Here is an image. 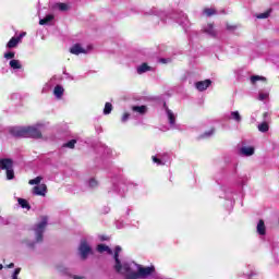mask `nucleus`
<instances>
[{
	"instance_id": "obj_1",
	"label": "nucleus",
	"mask_w": 279,
	"mask_h": 279,
	"mask_svg": "<svg viewBox=\"0 0 279 279\" xmlns=\"http://www.w3.org/2000/svg\"><path fill=\"white\" fill-rule=\"evenodd\" d=\"M119 254H121V246H116L113 258L116 260L114 270L117 274L124 276V279H138V264L134 262L121 263Z\"/></svg>"
},
{
	"instance_id": "obj_2",
	"label": "nucleus",
	"mask_w": 279,
	"mask_h": 279,
	"mask_svg": "<svg viewBox=\"0 0 279 279\" xmlns=\"http://www.w3.org/2000/svg\"><path fill=\"white\" fill-rule=\"evenodd\" d=\"M45 124L38 123L33 126H20L11 130L12 136L17 138H43Z\"/></svg>"
},
{
	"instance_id": "obj_3",
	"label": "nucleus",
	"mask_w": 279,
	"mask_h": 279,
	"mask_svg": "<svg viewBox=\"0 0 279 279\" xmlns=\"http://www.w3.org/2000/svg\"><path fill=\"white\" fill-rule=\"evenodd\" d=\"M49 223V217L41 216L40 221L34 226L33 230L35 232V241L24 239L22 240V244L31 250L36 247V243H43V235L45 234V230L47 225Z\"/></svg>"
},
{
	"instance_id": "obj_4",
	"label": "nucleus",
	"mask_w": 279,
	"mask_h": 279,
	"mask_svg": "<svg viewBox=\"0 0 279 279\" xmlns=\"http://www.w3.org/2000/svg\"><path fill=\"white\" fill-rule=\"evenodd\" d=\"M163 108L166 110V117L168 119L170 130H182V126L175 123V120L178 119V114L173 113V111H171V109L167 107V104L163 105Z\"/></svg>"
},
{
	"instance_id": "obj_5",
	"label": "nucleus",
	"mask_w": 279,
	"mask_h": 279,
	"mask_svg": "<svg viewBox=\"0 0 279 279\" xmlns=\"http://www.w3.org/2000/svg\"><path fill=\"white\" fill-rule=\"evenodd\" d=\"M12 159H1L0 169L7 171V180H14V169Z\"/></svg>"
},
{
	"instance_id": "obj_6",
	"label": "nucleus",
	"mask_w": 279,
	"mask_h": 279,
	"mask_svg": "<svg viewBox=\"0 0 279 279\" xmlns=\"http://www.w3.org/2000/svg\"><path fill=\"white\" fill-rule=\"evenodd\" d=\"M78 254L83 260H86L88 258V255L93 254V248L90 247V244H88L86 239L81 240L78 246Z\"/></svg>"
},
{
	"instance_id": "obj_7",
	"label": "nucleus",
	"mask_w": 279,
	"mask_h": 279,
	"mask_svg": "<svg viewBox=\"0 0 279 279\" xmlns=\"http://www.w3.org/2000/svg\"><path fill=\"white\" fill-rule=\"evenodd\" d=\"M153 162L158 167H165V165H169V162H171V156L168 153L158 154L153 156Z\"/></svg>"
},
{
	"instance_id": "obj_8",
	"label": "nucleus",
	"mask_w": 279,
	"mask_h": 279,
	"mask_svg": "<svg viewBox=\"0 0 279 279\" xmlns=\"http://www.w3.org/2000/svg\"><path fill=\"white\" fill-rule=\"evenodd\" d=\"M154 271H156V267L154 266L143 267L142 265L137 264V279L148 278V276H151Z\"/></svg>"
},
{
	"instance_id": "obj_9",
	"label": "nucleus",
	"mask_w": 279,
	"mask_h": 279,
	"mask_svg": "<svg viewBox=\"0 0 279 279\" xmlns=\"http://www.w3.org/2000/svg\"><path fill=\"white\" fill-rule=\"evenodd\" d=\"M25 36H27V33L23 32L17 37H12L7 44V49H14L19 47V43H21Z\"/></svg>"
},
{
	"instance_id": "obj_10",
	"label": "nucleus",
	"mask_w": 279,
	"mask_h": 279,
	"mask_svg": "<svg viewBox=\"0 0 279 279\" xmlns=\"http://www.w3.org/2000/svg\"><path fill=\"white\" fill-rule=\"evenodd\" d=\"M60 80H62V77L54 75L52 76L43 87L41 93H49V90H51L52 87L56 86V84H58V82H60Z\"/></svg>"
},
{
	"instance_id": "obj_11",
	"label": "nucleus",
	"mask_w": 279,
	"mask_h": 279,
	"mask_svg": "<svg viewBox=\"0 0 279 279\" xmlns=\"http://www.w3.org/2000/svg\"><path fill=\"white\" fill-rule=\"evenodd\" d=\"M33 195H39L40 197H45V195H47V184L41 183L33 187Z\"/></svg>"
},
{
	"instance_id": "obj_12",
	"label": "nucleus",
	"mask_w": 279,
	"mask_h": 279,
	"mask_svg": "<svg viewBox=\"0 0 279 279\" xmlns=\"http://www.w3.org/2000/svg\"><path fill=\"white\" fill-rule=\"evenodd\" d=\"M211 84L213 81L210 80L199 81L195 83V88L199 90V93H203V90H206Z\"/></svg>"
},
{
	"instance_id": "obj_13",
	"label": "nucleus",
	"mask_w": 279,
	"mask_h": 279,
	"mask_svg": "<svg viewBox=\"0 0 279 279\" xmlns=\"http://www.w3.org/2000/svg\"><path fill=\"white\" fill-rule=\"evenodd\" d=\"M204 34L207 36H210V38H215L217 36V31L215 29V25L213 24H207L203 27Z\"/></svg>"
},
{
	"instance_id": "obj_14",
	"label": "nucleus",
	"mask_w": 279,
	"mask_h": 279,
	"mask_svg": "<svg viewBox=\"0 0 279 279\" xmlns=\"http://www.w3.org/2000/svg\"><path fill=\"white\" fill-rule=\"evenodd\" d=\"M254 147L252 146H243L240 149V156H245L246 158H250V156H254Z\"/></svg>"
},
{
	"instance_id": "obj_15",
	"label": "nucleus",
	"mask_w": 279,
	"mask_h": 279,
	"mask_svg": "<svg viewBox=\"0 0 279 279\" xmlns=\"http://www.w3.org/2000/svg\"><path fill=\"white\" fill-rule=\"evenodd\" d=\"M70 53H73V56H80V53H86V49H84L82 45L75 44L70 48Z\"/></svg>"
},
{
	"instance_id": "obj_16",
	"label": "nucleus",
	"mask_w": 279,
	"mask_h": 279,
	"mask_svg": "<svg viewBox=\"0 0 279 279\" xmlns=\"http://www.w3.org/2000/svg\"><path fill=\"white\" fill-rule=\"evenodd\" d=\"M56 99H62L64 97V87L62 85H56L53 89Z\"/></svg>"
},
{
	"instance_id": "obj_17",
	"label": "nucleus",
	"mask_w": 279,
	"mask_h": 279,
	"mask_svg": "<svg viewBox=\"0 0 279 279\" xmlns=\"http://www.w3.org/2000/svg\"><path fill=\"white\" fill-rule=\"evenodd\" d=\"M257 233L260 234L262 236H265L267 232V228L265 227V221L259 220L256 227Z\"/></svg>"
},
{
	"instance_id": "obj_18",
	"label": "nucleus",
	"mask_w": 279,
	"mask_h": 279,
	"mask_svg": "<svg viewBox=\"0 0 279 279\" xmlns=\"http://www.w3.org/2000/svg\"><path fill=\"white\" fill-rule=\"evenodd\" d=\"M132 110H133L134 112H136L137 114H141V116L147 114V106H145V105H142V106H133V107H132Z\"/></svg>"
},
{
	"instance_id": "obj_19",
	"label": "nucleus",
	"mask_w": 279,
	"mask_h": 279,
	"mask_svg": "<svg viewBox=\"0 0 279 279\" xmlns=\"http://www.w3.org/2000/svg\"><path fill=\"white\" fill-rule=\"evenodd\" d=\"M228 119H231V121H234L235 123H241V121H243V118L241 117V113H239V111H231Z\"/></svg>"
},
{
	"instance_id": "obj_20",
	"label": "nucleus",
	"mask_w": 279,
	"mask_h": 279,
	"mask_svg": "<svg viewBox=\"0 0 279 279\" xmlns=\"http://www.w3.org/2000/svg\"><path fill=\"white\" fill-rule=\"evenodd\" d=\"M109 193H119V195H125V190H123V185L113 184L111 189L109 190Z\"/></svg>"
},
{
	"instance_id": "obj_21",
	"label": "nucleus",
	"mask_w": 279,
	"mask_h": 279,
	"mask_svg": "<svg viewBox=\"0 0 279 279\" xmlns=\"http://www.w3.org/2000/svg\"><path fill=\"white\" fill-rule=\"evenodd\" d=\"M97 250L100 254H104V252H107V254L112 255V248L105 244H99L97 246Z\"/></svg>"
},
{
	"instance_id": "obj_22",
	"label": "nucleus",
	"mask_w": 279,
	"mask_h": 279,
	"mask_svg": "<svg viewBox=\"0 0 279 279\" xmlns=\"http://www.w3.org/2000/svg\"><path fill=\"white\" fill-rule=\"evenodd\" d=\"M9 66H11L14 71H16L19 69H23V65L21 64V61L16 60V59H12L9 62Z\"/></svg>"
},
{
	"instance_id": "obj_23",
	"label": "nucleus",
	"mask_w": 279,
	"mask_h": 279,
	"mask_svg": "<svg viewBox=\"0 0 279 279\" xmlns=\"http://www.w3.org/2000/svg\"><path fill=\"white\" fill-rule=\"evenodd\" d=\"M147 71H151V68L147 65V63H143L142 65L137 66L138 75H143V73H147Z\"/></svg>"
},
{
	"instance_id": "obj_24",
	"label": "nucleus",
	"mask_w": 279,
	"mask_h": 279,
	"mask_svg": "<svg viewBox=\"0 0 279 279\" xmlns=\"http://www.w3.org/2000/svg\"><path fill=\"white\" fill-rule=\"evenodd\" d=\"M53 19H54L53 15L48 14L44 19L39 20V25H49V23H51Z\"/></svg>"
},
{
	"instance_id": "obj_25",
	"label": "nucleus",
	"mask_w": 279,
	"mask_h": 279,
	"mask_svg": "<svg viewBox=\"0 0 279 279\" xmlns=\"http://www.w3.org/2000/svg\"><path fill=\"white\" fill-rule=\"evenodd\" d=\"M54 10H60V12H66V10H69V4L62 2L56 3Z\"/></svg>"
},
{
	"instance_id": "obj_26",
	"label": "nucleus",
	"mask_w": 279,
	"mask_h": 279,
	"mask_svg": "<svg viewBox=\"0 0 279 279\" xmlns=\"http://www.w3.org/2000/svg\"><path fill=\"white\" fill-rule=\"evenodd\" d=\"M86 184H87L88 189H97L99 186V182L94 178L89 179L86 182Z\"/></svg>"
},
{
	"instance_id": "obj_27",
	"label": "nucleus",
	"mask_w": 279,
	"mask_h": 279,
	"mask_svg": "<svg viewBox=\"0 0 279 279\" xmlns=\"http://www.w3.org/2000/svg\"><path fill=\"white\" fill-rule=\"evenodd\" d=\"M222 191L225 192V199H232V189L223 186Z\"/></svg>"
},
{
	"instance_id": "obj_28",
	"label": "nucleus",
	"mask_w": 279,
	"mask_h": 279,
	"mask_svg": "<svg viewBox=\"0 0 279 279\" xmlns=\"http://www.w3.org/2000/svg\"><path fill=\"white\" fill-rule=\"evenodd\" d=\"M256 82H267V78L259 75H253L251 76V83L256 84Z\"/></svg>"
},
{
	"instance_id": "obj_29",
	"label": "nucleus",
	"mask_w": 279,
	"mask_h": 279,
	"mask_svg": "<svg viewBox=\"0 0 279 279\" xmlns=\"http://www.w3.org/2000/svg\"><path fill=\"white\" fill-rule=\"evenodd\" d=\"M257 129L259 130V132H269V124L267 122H262L260 124H258Z\"/></svg>"
},
{
	"instance_id": "obj_30",
	"label": "nucleus",
	"mask_w": 279,
	"mask_h": 279,
	"mask_svg": "<svg viewBox=\"0 0 279 279\" xmlns=\"http://www.w3.org/2000/svg\"><path fill=\"white\" fill-rule=\"evenodd\" d=\"M40 182H43V177H37L35 179H32L28 181V184H31L32 186H34V184L40 185Z\"/></svg>"
},
{
	"instance_id": "obj_31",
	"label": "nucleus",
	"mask_w": 279,
	"mask_h": 279,
	"mask_svg": "<svg viewBox=\"0 0 279 279\" xmlns=\"http://www.w3.org/2000/svg\"><path fill=\"white\" fill-rule=\"evenodd\" d=\"M110 112H112V104L106 102L104 108V114L107 116L110 114Z\"/></svg>"
},
{
	"instance_id": "obj_32",
	"label": "nucleus",
	"mask_w": 279,
	"mask_h": 279,
	"mask_svg": "<svg viewBox=\"0 0 279 279\" xmlns=\"http://www.w3.org/2000/svg\"><path fill=\"white\" fill-rule=\"evenodd\" d=\"M17 202H19V204L22 208H28L29 209V203H27V201L25 198H19Z\"/></svg>"
},
{
	"instance_id": "obj_33",
	"label": "nucleus",
	"mask_w": 279,
	"mask_h": 279,
	"mask_svg": "<svg viewBox=\"0 0 279 279\" xmlns=\"http://www.w3.org/2000/svg\"><path fill=\"white\" fill-rule=\"evenodd\" d=\"M268 97H269V93H267V92H259L258 100L259 101H265V99H267Z\"/></svg>"
},
{
	"instance_id": "obj_34",
	"label": "nucleus",
	"mask_w": 279,
	"mask_h": 279,
	"mask_svg": "<svg viewBox=\"0 0 279 279\" xmlns=\"http://www.w3.org/2000/svg\"><path fill=\"white\" fill-rule=\"evenodd\" d=\"M75 143H77V141L71 140L70 142L65 143L63 145V147H69V149H74L75 148Z\"/></svg>"
},
{
	"instance_id": "obj_35",
	"label": "nucleus",
	"mask_w": 279,
	"mask_h": 279,
	"mask_svg": "<svg viewBox=\"0 0 279 279\" xmlns=\"http://www.w3.org/2000/svg\"><path fill=\"white\" fill-rule=\"evenodd\" d=\"M14 56H15V53L12 52V51H9V52H5V53H4L5 60H14V59H13Z\"/></svg>"
},
{
	"instance_id": "obj_36",
	"label": "nucleus",
	"mask_w": 279,
	"mask_h": 279,
	"mask_svg": "<svg viewBox=\"0 0 279 279\" xmlns=\"http://www.w3.org/2000/svg\"><path fill=\"white\" fill-rule=\"evenodd\" d=\"M203 13L206 15V16H213V14H215V10L214 9H205L203 11Z\"/></svg>"
},
{
	"instance_id": "obj_37",
	"label": "nucleus",
	"mask_w": 279,
	"mask_h": 279,
	"mask_svg": "<svg viewBox=\"0 0 279 279\" xmlns=\"http://www.w3.org/2000/svg\"><path fill=\"white\" fill-rule=\"evenodd\" d=\"M19 274H21V268H16V269L13 271L11 278H12V279H19Z\"/></svg>"
},
{
	"instance_id": "obj_38",
	"label": "nucleus",
	"mask_w": 279,
	"mask_h": 279,
	"mask_svg": "<svg viewBox=\"0 0 279 279\" xmlns=\"http://www.w3.org/2000/svg\"><path fill=\"white\" fill-rule=\"evenodd\" d=\"M130 120V113H124L121 118V123H128Z\"/></svg>"
},
{
	"instance_id": "obj_39",
	"label": "nucleus",
	"mask_w": 279,
	"mask_h": 279,
	"mask_svg": "<svg viewBox=\"0 0 279 279\" xmlns=\"http://www.w3.org/2000/svg\"><path fill=\"white\" fill-rule=\"evenodd\" d=\"M211 134H215V130H213V129L209 132H205L203 134V138H208V137H210Z\"/></svg>"
},
{
	"instance_id": "obj_40",
	"label": "nucleus",
	"mask_w": 279,
	"mask_h": 279,
	"mask_svg": "<svg viewBox=\"0 0 279 279\" xmlns=\"http://www.w3.org/2000/svg\"><path fill=\"white\" fill-rule=\"evenodd\" d=\"M257 19H269V12L258 14Z\"/></svg>"
},
{
	"instance_id": "obj_41",
	"label": "nucleus",
	"mask_w": 279,
	"mask_h": 279,
	"mask_svg": "<svg viewBox=\"0 0 279 279\" xmlns=\"http://www.w3.org/2000/svg\"><path fill=\"white\" fill-rule=\"evenodd\" d=\"M151 14H155V16H162V12H159L158 10H156V9H153L151 10Z\"/></svg>"
},
{
	"instance_id": "obj_42",
	"label": "nucleus",
	"mask_w": 279,
	"mask_h": 279,
	"mask_svg": "<svg viewBox=\"0 0 279 279\" xmlns=\"http://www.w3.org/2000/svg\"><path fill=\"white\" fill-rule=\"evenodd\" d=\"M7 267L8 269H14V263L9 264Z\"/></svg>"
},
{
	"instance_id": "obj_43",
	"label": "nucleus",
	"mask_w": 279,
	"mask_h": 279,
	"mask_svg": "<svg viewBox=\"0 0 279 279\" xmlns=\"http://www.w3.org/2000/svg\"><path fill=\"white\" fill-rule=\"evenodd\" d=\"M72 278H73V279H84V277H80V276H77V275H74Z\"/></svg>"
},
{
	"instance_id": "obj_44",
	"label": "nucleus",
	"mask_w": 279,
	"mask_h": 279,
	"mask_svg": "<svg viewBox=\"0 0 279 279\" xmlns=\"http://www.w3.org/2000/svg\"><path fill=\"white\" fill-rule=\"evenodd\" d=\"M254 276H258L256 272H251L250 275H248V278H252V277H254Z\"/></svg>"
},
{
	"instance_id": "obj_45",
	"label": "nucleus",
	"mask_w": 279,
	"mask_h": 279,
	"mask_svg": "<svg viewBox=\"0 0 279 279\" xmlns=\"http://www.w3.org/2000/svg\"><path fill=\"white\" fill-rule=\"evenodd\" d=\"M160 62H162L163 64H167L168 60L167 59H160Z\"/></svg>"
},
{
	"instance_id": "obj_46",
	"label": "nucleus",
	"mask_w": 279,
	"mask_h": 279,
	"mask_svg": "<svg viewBox=\"0 0 279 279\" xmlns=\"http://www.w3.org/2000/svg\"><path fill=\"white\" fill-rule=\"evenodd\" d=\"M105 213H110V208H107Z\"/></svg>"
},
{
	"instance_id": "obj_47",
	"label": "nucleus",
	"mask_w": 279,
	"mask_h": 279,
	"mask_svg": "<svg viewBox=\"0 0 279 279\" xmlns=\"http://www.w3.org/2000/svg\"><path fill=\"white\" fill-rule=\"evenodd\" d=\"M177 23H180V24H182V21H180V20H177Z\"/></svg>"
},
{
	"instance_id": "obj_48",
	"label": "nucleus",
	"mask_w": 279,
	"mask_h": 279,
	"mask_svg": "<svg viewBox=\"0 0 279 279\" xmlns=\"http://www.w3.org/2000/svg\"><path fill=\"white\" fill-rule=\"evenodd\" d=\"M1 269H3V266L0 264V271H1Z\"/></svg>"
},
{
	"instance_id": "obj_49",
	"label": "nucleus",
	"mask_w": 279,
	"mask_h": 279,
	"mask_svg": "<svg viewBox=\"0 0 279 279\" xmlns=\"http://www.w3.org/2000/svg\"><path fill=\"white\" fill-rule=\"evenodd\" d=\"M126 215H130V209H128Z\"/></svg>"
},
{
	"instance_id": "obj_50",
	"label": "nucleus",
	"mask_w": 279,
	"mask_h": 279,
	"mask_svg": "<svg viewBox=\"0 0 279 279\" xmlns=\"http://www.w3.org/2000/svg\"><path fill=\"white\" fill-rule=\"evenodd\" d=\"M267 114H268V113H267V112H265V113H264V117H267Z\"/></svg>"
},
{
	"instance_id": "obj_51",
	"label": "nucleus",
	"mask_w": 279,
	"mask_h": 279,
	"mask_svg": "<svg viewBox=\"0 0 279 279\" xmlns=\"http://www.w3.org/2000/svg\"><path fill=\"white\" fill-rule=\"evenodd\" d=\"M183 19H186V16H184V14H182Z\"/></svg>"
},
{
	"instance_id": "obj_52",
	"label": "nucleus",
	"mask_w": 279,
	"mask_h": 279,
	"mask_svg": "<svg viewBox=\"0 0 279 279\" xmlns=\"http://www.w3.org/2000/svg\"><path fill=\"white\" fill-rule=\"evenodd\" d=\"M136 226H138V221H136Z\"/></svg>"
},
{
	"instance_id": "obj_53",
	"label": "nucleus",
	"mask_w": 279,
	"mask_h": 279,
	"mask_svg": "<svg viewBox=\"0 0 279 279\" xmlns=\"http://www.w3.org/2000/svg\"><path fill=\"white\" fill-rule=\"evenodd\" d=\"M117 228H121V227L117 226Z\"/></svg>"
}]
</instances>
